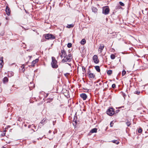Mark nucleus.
<instances>
[{
  "label": "nucleus",
  "instance_id": "1",
  "mask_svg": "<svg viewBox=\"0 0 148 148\" xmlns=\"http://www.w3.org/2000/svg\"><path fill=\"white\" fill-rule=\"evenodd\" d=\"M59 54L62 58H63V59L62 60V62H69L71 61V59L72 58V57L71 54L69 53L67 55L66 51L64 49L61 50L60 53Z\"/></svg>",
  "mask_w": 148,
  "mask_h": 148
},
{
  "label": "nucleus",
  "instance_id": "2",
  "mask_svg": "<svg viewBox=\"0 0 148 148\" xmlns=\"http://www.w3.org/2000/svg\"><path fill=\"white\" fill-rule=\"evenodd\" d=\"M51 58L52 61L51 63V64L52 67L53 68H57L58 67V65L57 64V60L53 57H52Z\"/></svg>",
  "mask_w": 148,
  "mask_h": 148
},
{
  "label": "nucleus",
  "instance_id": "3",
  "mask_svg": "<svg viewBox=\"0 0 148 148\" xmlns=\"http://www.w3.org/2000/svg\"><path fill=\"white\" fill-rule=\"evenodd\" d=\"M45 38L47 40H53L55 38V37L53 35L48 34L46 35Z\"/></svg>",
  "mask_w": 148,
  "mask_h": 148
},
{
  "label": "nucleus",
  "instance_id": "4",
  "mask_svg": "<svg viewBox=\"0 0 148 148\" xmlns=\"http://www.w3.org/2000/svg\"><path fill=\"white\" fill-rule=\"evenodd\" d=\"M110 12L109 8L107 7H105L103 8L102 9V13L105 15L108 14Z\"/></svg>",
  "mask_w": 148,
  "mask_h": 148
},
{
  "label": "nucleus",
  "instance_id": "5",
  "mask_svg": "<svg viewBox=\"0 0 148 148\" xmlns=\"http://www.w3.org/2000/svg\"><path fill=\"white\" fill-rule=\"evenodd\" d=\"M114 113V112L112 108H109L107 111V114L109 116H112L113 115Z\"/></svg>",
  "mask_w": 148,
  "mask_h": 148
},
{
  "label": "nucleus",
  "instance_id": "6",
  "mask_svg": "<svg viewBox=\"0 0 148 148\" xmlns=\"http://www.w3.org/2000/svg\"><path fill=\"white\" fill-rule=\"evenodd\" d=\"M93 61L96 64H97L99 62V60L98 59V56L96 55H94L93 57Z\"/></svg>",
  "mask_w": 148,
  "mask_h": 148
},
{
  "label": "nucleus",
  "instance_id": "7",
  "mask_svg": "<svg viewBox=\"0 0 148 148\" xmlns=\"http://www.w3.org/2000/svg\"><path fill=\"white\" fill-rule=\"evenodd\" d=\"M80 96L83 100H85L87 97V95L85 93H82L80 95Z\"/></svg>",
  "mask_w": 148,
  "mask_h": 148
},
{
  "label": "nucleus",
  "instance_id": "8",
  "mask_svg": "<svg viewBox=\"0 0 148 148\" xmlns=\"http://www.w3.org/2000/svg\"><path fill=\"white\" fill-rule=\"evenodd\" d=\"M38 59H36L35 60H33L32 62L31 66H31L32 67H34L35 64L36 63L38 62Z\"/></svg>",
  "mask_w": 148,
  "mask_h": 148
},
{
  "label": "nucleus",
  "instance_id": "9",
  "mask_svg": "<svg viewBox=\"0 0 148 148\" xmlns=\"http://www.w3.org/2000/svg\"><path fill=\"white\" fill-rule=\"evenodd\" d=\"M97 129L96 128H94L92 129L90 132L89 133L88 135H90L91 133H96L97 132Z\"/></svg>",
  "mask_w": 148,
  "mask_h": 148
},
{
  "label": "nucleus",
  "instance_id": "10",
  "mask_svg": "<svg viewBox=\"0 0 148 148\" xmlns=\"http://www.w3.org/2000/svg\"><path fill=\"white\" fill-rule=\"evenodd\" d=\"M3 57H0V65L1 66V68L3 67Z\"/></svg>",
  "mask_w": 148,
  "mask_h": 148
},
{
  "label": "nucleus",
  "instance_id": "11",
  "mask_svg": "<svg viewBox=\"0 0 148 148\" xmlns=\"http://www.w3.org/2000/svg\"><path fill=\"white\" fill-rule=\"evenodd\" d=\"M88 76L89 78L92 79H94L95 77V75L92 73H89Z\"/></svg>",
  "mask_w": 148,
  "mask_h": 148
},
{
  "label": "nucleus",
  "instance_id": "12",
  "mask_svg": "<svg viewBox=\"0 0 148 148\" xmlns=\"http://www.w3.org/2000/svg\"><path fill=\"white\" fill-rule=\"evenodd\" d=\"M5 12L8 15H9L10 13V10L8 6H7L5 9Z\"/></svg>",
  "mask_w": 148,
  "mask_h": 148
},
{
  "label": "nucleus",
  "instance_id": "13",
  "mask_svg": "<svg viewBox=\"0 0 148 148\" xmlns=\"http://www.w3.org/2000/svg\"><path fill=\"white\" fill-rule=\"evenodd\" d=\"M104 47V45L103 44H100V46L99 47V49H100L101 50V52L102 50Z\"/></svg>",
  "mask_w": 148,
  "mask_h": 148
},
{
  "label": "nucleus",
  "instance_id": "14",
  "mask_svg": "<svg viewBox=\"0 0 148 148\" xmlns=\"http://www.w3.org/2000/svg\"><path fill=\"white\" fill-rule=\"evenodd\" d=\"M92 11L95 13L97 12V8L93 7L92 8Z\"/></svg>",
  "mask_w": 148,
  "mask_h": 148
},
{
  "label": "nucleus",
  "instance_id": "15",
  "mask_svg": "<svg viewBox=\"0 0 148 148\" xmlns=\"http://www.w3.org/2000/svg\"><path fill=\"white\" fill-rule=\"evenodd\" d=\"M95 68L96 70L98 72H99L100 71V69L99 66H95Z\"/></svg>",
  "mask_w": 148,
  "mask_h": 148
},
{
  "label": "nucleus",
  "instance_id": "16",
  "mask_svg": "<svg viewBox=\"0 0 148 148\" xmlns=\"http://www.w3.org/2000/svg\"><path fill=\"white\" fill-rule=\"evenodd\" d=\"M14 75V73L12 72H8V76L9 77H11L13 76Z\"/></svg>",
  "mask_w": 148,
  "mask_h": 148
},
{
  "label": "nucleus",
  "instance_id": "17",
  "mask_svg": "<svg viewBox=\"0 0 148 148\" xmlns=\"http://www.w3.org/2000/svg\"><path fill=\"white\" fill-rule=\"evenodd\" d=\"M74 26V25L73 24H71L68 25L66 26V27L68 28H71L73 27Z\"/></svg>",
  "mask_w": 148,
  "mask_h": 148
},
{
  "label": "nucleus",
  "instance_id": "18",
  "mask_svg": "<svg viewBox=\"0 0 148 148\" xmlns=\"http://www.w3.org/2000/svg\"><path fill=\"white\" fill-rule=\"evenodd\" d=\"M8 78L7 77H5L3 79V81L4 83L8 82Z\"/></svg>",
  "mask_w": 148,
  "mask_h": 148
},
{
  "label": "nucleus",
  "instance_id": "19",
  "mask_svg": "<svg viewBox=\"0 0 148 148\" xmlns=\"http://www.w3.org/2000/svg\"><path fill=\"white\" fill-rule=\"evenodd\" d=\"M80 43L82 45H84L86 43V40L85 39H83L80 42Z\"/></svg>",
  "mask_w": 148,
  "mask_h": 148
},
{
  "label": "nucleus",
  "instance_id": "20",
  "mask_svg": "<svg viewBox=\"0 0 148 148\" xmlns=\"http://www.w3.org/2000/svg\"><path fill=\"white\" fill-rule=\"evenodd\" d=\"M112 142L114 143H115L116 144H118L119 143V142L116 140H112Z\"/></svg>",
  "mask_w": 148,
  "mask_h": 148
},
{
  "label": "nucleus",
  "instance_id": "21",
  "mask_svg": "<svg viewBox=\"0 0 148 148\" xmlns=\"http://www.w3.org/2000/svg\"><path fill=\"white\" fill-rule=\"evenodd\" d=\"M115 56L114 54H112L110 55V58L112 59L113 60L115 58Z\"/></svg>",
  "mask_w": 148,
  "mask_h": 148
},
{
  "label": "nucleus",
  "instance_id": "22",
  "mask_svg": "<svg viewBox=\"0 0 148 148\" xmlns=\"http://www.w3.org/2000/svg\"><path fill=\"white\" fill-rule=\"evenodd\" d=\"M112 73V71L111 70H108L107 71V73L109 75H111V74Z\"/></svg>",
  "mask_w": 148,
  "mask_h": 148
},
{
  "label": "nucleus",
  "instance_id": "23",
  "mask_svg": "<svg viewBox=\"0 0 148 148\" xmlns=\"http://www.w3.org/2000/svg\"><path fill=\"white\" fill-rule=\"evenodd\" d=\"M24 65H25V64H23L21 66V68H22V71L23 72H24L25 71Z\"/></svg>",
  "mask_w": 148,
  "mask_h": 148
},
{
  "label": "nucleus",
  "instance_id": "24",
  "mask_svg": "<svg viewBox=\"0 0 148 148\" xmlns=\"http://www.w3.org/2000/svg\"><path fill=\"white\" fill-rule=\"evenodd\" d=\"M126 124L128 126H129L131 125V123L130 121H127Z\"/></svg>",
  "mask_w": 148,
  "mask_h": 148
},
{
  "label": "nucleus",
  "instance_id": "25",
  "mask_svg": "<svg viewBox=\"0 0 148 148\" xmlns=\"http://www.w3.org/2000/svg\"><path fill=\"white\" fill-rule=\"evenodd\" d=\"M126 73V72L125 71V70H123L122 71V76H124L125 75Z\"/></svg>",
  "mask_w": 148,
  "mask_h": 148
},
{
  "label": "nucleus",
  "instance_id": "26",
  "mask_svg": "<svg viewBox=\"0 0 148 148\" xmlns=\"http://www.w3.org/2000/svg\"><path fill=\"white\" fill-rule=\"evenodd\" d=\"M72 46V44L70 43H68V45H67V47H68L69 48H70Z\"/></svg>",
  "mask_w": 148,
  "mask_h": 148
},
{
  "label": "nucleus",
  "instance_id": "27",
  "mask_svg": "<svg viewBox=\"0 0 148 148\" xmlns=\"http://www.w3.org/2000/svg\"><path fill=\"white\" fill-rule=\"evenodd\" d=\"M119 3L120 5L121 6H124V4L121 1L119 2Z\"/></svg>",
  "mask_w": 148,
  "mask_h": 148
},
{
  "label": "nucleus",
  "instance_id": "28",
  "mask_svg": "<svg viewBox=\"0 0 148 148\" xmlns=\"http://www.w3.org/2000/svg\"><path fill=\"white\" fill-rule=\"evenodd\" d=\"M142 129L141 128H140L138 130V132L139 133H140L142 132Z\"/></svg>",
  "mask_w": 148,
  "mask_h": 148
},
{
  "label": "nucleus",
  "instance_id": "29",
  "mask_svg": "<svg viewBox=\"0 0 148 148\" xmlns=\"http://www.w3.org/2000/svg\"><path fill=\"white\" fill-rule=\"evenodd\" d=\"M112 87L113 88H114L116 87L115 84H112Z\"/></svg>",
  "mask_w": 148,
  "mask_h": 148
},
{
  "label": "nucleus",
  "instance_id": "30",
  "mask_svg": "<svg viewBox=\"0 0 148 148\" xmlns=\"http://www.w3.org/2000/svg\"><path fill=\"white\" fill-rule=\"evenodd\" d=\"M134 93L137 95H139L140 93V92L138 91H135Z\"/></svg>",
  "mask_w": 148,
  "mask_h": 148
},
{
  "label": "nucleus",
  "instance_id": "31",
  "mask_svg": "<svg viewBox=\"0 0 148 148\" xmlns=\"http://www.w3.org/2000/svg\"><path fill=\"white\" fill-rule=\"evenodd\" d=\"M45 119H43L41 121V123L42 124H44L43 123L45 122Z\"/></svg>",
  "mask_w": 148,
  "mask_h": 148
},
{
  "label": "nucleus",
  "instance_id": "32",
  "mask_svg": "<svg viewBox=\"0 0 148 148\" xmlns=\"http://www.w3.org/2000/svg\"><path fill=\"white\" fill-rule=\"evenodd\" d=\"M113 125V123H112V121L110 123V127H112Z\"/></svg>",
  "mask_w": 148,
  "mask_h": 148
},
{
  "label": "nucleus",
  "instance_id": "33",
  "mask_svg": "<svg viewBox=\"0 0 148 148\" xmlns=\"http://www.w3.org/2000/svg\"><path fill=\"white\" fill-rule=\"evenodd\" d=\"M82 69L83 71H84V70L85 71V69L84 67L82 66Z\"/></svg>",
  "mask_w": 148,
  "mask_h": 148
},
{
  "label": "nucleus",
  "instance_id": "34",
  "mask_svg": "<svg viewBox=\"0 0 148 148\" xmlns=\"http://www.w3.org/2000/svg\"><path fill=\"white\" fill-rule=\"evenodd\" d=\"M88 75L89 74V73H91L90 72V70H89L88 71Z\"/></svg>",
  "mask_w": 148,
  "mask_h": 148
},
{
  "label": "nucleus",
  "instance_id": "35",
  "mask_svg": "<svg viewBox=\"0 0 148 148\" xmlns=\"http://www.w3.org/2000/svg\"><path fill=\"white\" fill-rule=\"evenodd\" d=\"M119 111V110H116V113H117V112H118Z\"/></svg>",
  "mask_w": 148,
  "mask_h": 148
},
{
  "label": "nucleus",
  "instance_id": "36",
  "mask_svg": "<svg viewBox=\"0 0 148 148\" xmlns=\"http://www.w3.org/2000/svg\"><path fill=\"white\" fill-rule=\"evenodd\" d=\"M28 62H26V63H25V65H26L27 64Z\"/></svg>",
  "mask_w": 148,
  "mask_h": 148
},
{
  "label": "nucleus",
  "instance_id": "37",
  "mask_svg": "<svg viewBox=\"0 0 148 148\" xmlns=\"http://www.w3.org/2000/svg\"><path fill=\"white\" fill-rule=\"evenodd\" d=\"M33 83H30L29 85L30 86V85H33Z\"/></svg>",
  "mask_w": 148,
  "mask_h": 148
},
{
  "label": "nucleus",
  "instance_id": "38",
  "mask_svg": "<svg viewBox=\"0 0 148 148\" xmlns=\"http://www.w3.org/2000/svg\"><path fill=\"white\" fill-rule=\"evenodd\" d=\"M28 57L30 58H31L32 57V56H29Z\"/></svg>",
  "mask_w": 148,
  "mask_h": 148
},
{
  "label": "nucleus",
  "instance_id": "39",
  "mask_svg": "<svg viewBox=\"0 0 148 148\" xmlns=\"http://www.w3.org/2000/svg\"><path fill=\"white\" fill-rule=\"evenodd\" d=\"M1 23H0V26H1Z\"/></svg>",
  "mask_w": 148,
  "mask_h": 148
},
{
  "label": "nucleus",
  "instance_id": "40",
  "mask_svg": "<svg viewBox=\"0 0 148 148\" xmlns=\"http://www.w3.org/2000/svg\"><path fill=\"white\" fill-rule=\"evenodd\" d=\"M48 96V94L46 96Z\"/></svg>",
  "mask_w": 148,
  "mask_h": 148
},
{
  "label": "nucleus",
  "instance_id": "41",
  "mask_svg": "<svg viewBox=\"0 0 148 148\" xmlns=\"http://www.w3.org/2000/svg\"><path fill=\"white\" fill-rule=\"evenodd\" d=\"M107 19H108V18H106V20H107Z\"/></svg>",
  "mask_w": 148,
  "mask_h": 148
},
{
  "label": "nucleus",
  "instance_id": "42",
  "mask_svg": "<svg viewBox=\"0 0 148 148\" xmlns=\"http://www.w3.org/2000/svg\"><path fill=\"white\" fill-rule=\"evenodd\" d=\"M34 86V84H33V86Z\"/></svg>",
  "mask_w": 148,
  "mask_h": 148
}]
</instances>
